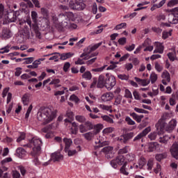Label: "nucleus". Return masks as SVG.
Here are the masks:
<instances>
[{"instance_id": "nucleus-44", "label": "nucleus", "mask_w": 178, "mask_h": 178, "mask_svg": "<svg viewBox=\"0 0 178 178\" xmlns=\"http://www.w3.org/2000/svg\"><path fill=\"white\" fill-rule=\"evenodd\" d=\"M87 57H84L83 58H79L76 61H75V65H85L86 62L84 60H87Z\"/></svg>"}, {"instance_id": "nucleus-30", "label": "nucleus", "mask_w": 178, "mask_h": 178, "mask_svg": "<svg viewBox=\"0 0 178 178\" xmlns=\"http://www.w3.org/2000/svg\"><path fill=\"white\" fill-rule=\"evenodd\" d=\"M149 79V81H151L152 84H154L156 82V80H158V74H156V73L155 72H152Z\"/></svg>"}, {"instance_id": "nucleus-16", "label": "nucleus", "mask_w": 178, "mask_h": 178, "mask_svg": "<svg viewBox=\"0 0 178 178\" xmlns=\"http://www.w3.org/2000/svg\"><path fill=\"white\" fill-rule=\"evenodd\" d=\"M101 45H102V42H100L95 44L89 45L87 48V53L91 54V52H94V51H96V49H98V48H99Z\"/></svg>"}, {"instance_id": "nucleus-26", "label": "nucleus", "mask_w": 178, "mask_h": 178, "mask_svg": "<svg viewBox=\"0 0 178 178\" xmlns=\"http://www.w3.org/2000/svg\"><path fill=\"white\" fill-rule=\"evenodd\" d=\"M2 38H4V40H6L8 38H10L12 37V33L9 29H3L2 31Z\"/></svg>"}, {"instance_id": "nucleus-60", "label": "nucleus", "mask_w": 178, "mask_h": 178, "mask_svg": "<svg viewBox=\"0 0 178 178\" xmlns=\"http://www.w3.org/2000/svg\"><path fill=\"white\" fill-rule=\"evenodd\" d=\"M118 79H120V80H125L126 81H127V80H129V75H126L124 74H118Z\"/></svg>"}, {"instance_id": "nucleus-10", "label": "nucleus", "mask_w": 178, "mask_h": 178, "mask_svg": "<svg viewBox=\"0 0 178 178\" xmlns=\"http://www.w3.org/2000/svg\"><path fill=\"white\" fill-rule=\"evenodd\" d=\"M170 154L172 158L178 159V142H175L170 148Z\"/></svg>"}, {"instance_id": "nucleus-62", "label": "nucleus", "mask_w": 178, "mask_h": 178, "mask_svg": "<svg viewBox=\"0 0 178 178\" xmlns=\"http://www.w3.org/2000/svg\"><path fill=\"white\" fill-rule=\"evenodd\" d=\"M124 92H125V95H124L125 98H133L131 92H130L129 89H125Z\"/></svg>"}, {"instance_id": "nucleus-29", "label": "nucleus", "mask_w": 178, "mask_h": 178, "mask_svg": "<svg viewBox=\"0 0 178 178\" xmlns=\"http://www.w3.org/2000/svg\"><path fill=\"white\" fill-rule=\"evenodd\" d=\"M99 108L100 109H102V111H107V112H110V113H112V106H106L105 104H100L99 106Z\"/></svg>"}, {"instance_id": "nucleus-38", "label": "nucleus", "mask_w": 178, "mask_h": 178, "mask_svg": "<svg viewBox=\"0 0 178 178\" xmlns=\"http://www.w3.org/2000/svg\"><path fill=\"white\" fill-rule=\"evenodd\" d=\"M82 77L83 79H85V80H91L92 75L90 72L86 71L83 74Z\"/></svg>"}, {"instance_id": "nucleus-21", "label": "nucleus", "mask_w": 178, "mask_h": 178, "mask_svg": "<svg viewBox=\"0 0 178 178\" xmlns=\"http://www.w3.org/2000/svg\"><path fill=\"white\" fill-rule=\"evenodd\" d=\"M72 6V9H75L76 10H83L84 8H86V5L84 3L81 1H77L76 3L75 4V6Z\"/></svg>"}, {"instance_id": "nucleus-4", "label": "nucleus", "mask_w": 178, "mask_h": 178, "mask_svg": "<svg viewBox=\"0 0 178 178\" xmlns=\"http://www.w3.org/2000/svg\"><path fill=\"white\" fill-rule=\"evenodd\" d=\"M170 13L168 15V22L171 24H178V8H175L170 10Z\"/></svg>"}, {"instance_id": "nucleus-58", "label": "nucleus", "mask_w": 178, "mask_h": 178, "mask_svg": "<svg viewBox=\"0 0 178 178\" xmlns=\"http://www.w3.org/2000/svg\"><path fill=\"white\" fill-rule=\"evenodd\" d=\"M31 111H33V105H30L29 107L27 109V111L25 114V118L26 119H29V116H30V113H31Z\"/></svg>"}, {"instance_id": "nucleus-61", "label": "nucleus", "mask_w": 178, "mask_h": 178, "mask_svg": "<svg viewBox=\"0 0 178 178\" xmlns=\"http://www.w3.org/2000/svg\"><path fill=\"white\" fill-rule=\"evenodd\" d=\"M66 116L68 119H70L71 120H73L74 118V114L71 111H67L66 113Z\"/></svg>"}, {"instance_id": "nucleus-20", "label": "nucleus", "mask_w": 178, "mask_h": 178, "mask_svg": "<svg viewBox=\"0 0 178 178\" xmlns=\"http://www.w3.org/2000/svg\"><path fill=\"white\" fill-rule=\"evenodd\" d=\"M17 16H19V12H13L8 15V22H10V23H13L14 22H16V19H17Z\"/></svg>"}, {"instance_id": "nucleus-52", "label": "nucleus", "mask_w": 178, "mask_h": 178, "mask_svg": "<svg viewBox=\"0 0 178 178\" xmlns=\"http://www.w3.org/2000/svg\"><path fill=\"white\" fill-rule=\"evenodd\" d=\"M168 56L170 60H171L172 62H174V60H176V59H177L176 53H175V52L168 53Z\"/></svg>"}, {"instance_id": "nucleus-63", "label": "nucleus", "mask_w": 178, "mask_h": 178, "mask_svg": "<svg viewBox=\"0 0 178 178\" xmlns=\"http://www.w3.org/2000/svg\"><path fill=\"white\" fill-rule=\"evenodd\" d=\"M152 168H154V161L150 159L147 162V170H152Z\"/></svg>"}, {"instance_id": "nucleus-48", "label": "nucleus", "mask_w": 178, "mask_h": 178, "mask_svg": "<svg viewBox=\"0 0 178 178\" xmlns=\"http://www.w3.org/2000/svg\"><path fill=\"white\" fill-rule=\"evenodd\" d=\"M170 35H172V31H163L162 33V38L163 40H166V38L170 37Z\"/></svg>"}, {"instance_id": "nucleus-37", "label": "nucleus", "mask_w": 178, "mask_h": 178, "mask_svg": "<svg viewBox=\"0 0 178 178\" xmlns=\"http://www.w3.org/2000/svg\"><path fill=\"white\" fill-rule=\"evenodd\" d=\"M75 120H76V122H79V123H84L85 122H86L87 120L83 115H76Z\"/></svg>"}, {"instance_id": "nucleus-64", "label": "nucleus", "mask_w": 178, "mask_h": 178, "mask_svg": "<svg viewBox=\"0 0 178 178\" xmlns=\"http://www.w3.org/2000/svg\"><path fill=\"white\" fill-rule=\"evenodd\" d=\"M106 67V65H104V66L100 67H97V68H95V69L92 70V72H104V70H105Z\"/></svg>"}, {"instance_id": "nucleus-13", "label": "nucleus", "mask_w": 178, "mask_h": 178, "mask_svg": "<svg viewBox=\"0 0 178 178\" xmlns=\"http://www.w3.org/2000/svg\"><path fill=\"white\" fill-rule=\"evenodd\" d=\"M176 126H177V121L176 120V119H172L165 127V130L168 133H172V131H173V130H175V129L176 128Z\"/></svg>"}, {"instance_id": "nucleus-59", "label": "nucleus", "mask_w": 178, "mask_h": 178, "mask_svg": "<svg viewBox=\"0 0 178 178\" xmlns=\"http://www.w3.org/2000/svg\"><path fill=\"white\" fill-rule=\"evenodd\" d=\"M149 131H151V127H148L145 128L140 134L143 137H145V136H147Z\"/></svg>"}, {"instance_id": "nucleus-55", "label": "nucleus", "mask_w": 178, "mask_h": 178, "mask_svg": "<svg viewBox=\"0 0 178 178\" xmlns=\"http://www.w3.org/2000/svg\"><path fill=\"white\" fill-rule=\"evenodd\" d=\"M10 46L7 45L1 49L0 54H8L10 51Z\"/></svg>"}, {"instance_id": "nucleus-6", "label": "nucleus", "mask_w": 178, "mask_h": 178, "mask_svg": "<svg viewBox=\"0 0 178 178\" xmlns=\"http://www.w3.org/2000/svg\"><path fill=\"white\" fill-rule=\"evenodd\" d=\"M79 131L81 134L87 133L89 130H92L94 129V125L92 122L86 121L84 124H81L79 126Z\"/></svg>"}, {"instance_id": "nucleus-54", "label": "nucleus", "mask_w": 178, "mask_h": 178, "mask_svg": "<svg viewBox=\"0 0 178 178\" xmlns=\"http://www.w3.org/2000/svg\"><path fill=\"white\" fill-rule=\"evenodd\" d=\"M166 2V0H162L159 2L158 4H154L155 9H159V8H162L163 6L165 5V3Z\"/></svg>"}, {"instance_id": "nucleus-57", "label": "nucleus", "mask_w": 178, "mask_h": 178, "mask_svg": "<svg viewBox=\"0 0 178 178\" xmlns=\"http://www.w3.org/2000/svg\"><path fill=\"white\" fill-rule=\"evenodd\" d=\"M156 136H158V134L156 132H152L148 135V138L151 141H153L154 140L156 139Z\"/></svg>"}, {"instance_id": "nucleus-24", "label": "nucleus", "mask_w": 178, "mask_h": 178, "mask_svg": "<svg viewBox=\"0 0 178 178\" xmlns=\"http://www.w3.org/2000/svg\"><path fill=\"white\" fill-rule=\"evenodd\" d=\"M170 140V136H168V135H165L163 136H160L159 138V141L161 143V144H165V145H166V144H168V142Z\"/></svg>"}, {"instance_id": "nucleus-45", "label": "nucleus", "mask_w": 178, "mask_h": 178, "mask_svg": "<svg viewBox=\"0 0 178 178\" xmlns=\"http://www.w3.org/2000/svg\"><path fill=\"white\" fill-rule=\"evenodd\" d=\"M34 157L32 162L35 166H40L41 165V162H40V160L38 159V156H32Z\"/></svg>"}, {"instance_id": "nucleus-49", "label": "nucleus", "mask_w": 178, "mask_h": 178, "mask_svg": "<svg viewBox=\"0 0 178 178\" xmlns=\"http://www.w3.org/2000/svg\"><path fill=\"white\" fill-rule=\"evenodd\" d=\"M26 138V134L24 132H21L19 134V136L17 138V143H21V141H23Z\"/></svg>"}, {"instance_id": "nucleus-3", "label": "nucleus", "mask_w": 178, "mask_h": 178, "mask_svg": "<svg viewBox=\"0 0 178 178\" xmlns=\"http://www.w3.org/2000/svg\"><path fill=\"white\" fill-rule=\"evenodd\" d=\"M41 145H42V140L41 138L35 136L29 140V143L24 145V147L28 148H33L31 155L32 156H38L41 154Z\"/></svg>"}, {"instance_id": "nucleus-32", "label": "nucleus", "mask_w": 178, "mask_h": 178, "mask_svg": "<svg viewBox=\"0 0 178 178\" xmlns=\"http://www.w3.org/2000/svg\"><path fill=\"white\" fill-rule=\"evenodd\" d=\"M166 156H168L166 153H162L156 154L155 158L158 161V162H161V161H162V159H165Z\"/></svg>"}, {"instance_id": "nucleus-14", "label": "nucleus", "mask_w": 178, "mask_h": 178, "mask_svg": "<svg viewBox=\"0 0 178 178\" xmlns=\"http://www.w3.org/2000/svg\"><path fill=\"white\" fill-rule=\"evenodd\" d=\"M155 49L154 50V54H163V51L165 47H163V44L159 42H154Z\"/></svg>"}, {"instance_id": "nucleus-53", "label": "nucleus", "mask_w": 178, "mask_h": 178, "mask_svg": "<svg viewBox=\"0 0 178 178\" xmlns=\"http://www.w3.org/2000/svg\"><path fill=\"white\" fill-rule=\"evenodd\" d=\"M152 42V40H151V39L147 38L141 45L144 48L148 47L149 45H151Z\"/></svg>"}, {"instance_id": "nucleus-11", "label": "nucleus", "mask_w": 178, "mask_h": 178, "mask_svg": "<svg viewBox=\"0 0 178 178\" xmlns=\"http://www.w3.org/2000/svg\"><path fill=\"white\" fill-rule=\"evenodd\" d=\"M162 83L163 86H168V83H170V74L169 72L164 70L161 74Z\"/></svg>"}, {"instance_id": "nucleus-22", "label": "nucleus", "mask_w": 178, "mask_h": 178, "mask_svg": "<svg viewBox=\"0 0 178 178\" xmlns=\"http://www.w3.org/2000/svg\"><path fill=\"white\" fill-rule=\"evenodd\" d=\"M63 143H65V151L69 149L72 147V144H73V141L67 138H63Z\"/></svg>"}, {"instance_id": "nucleus-31", "label": "nucleus", "mask_w": 178, "mask_h": 178, "mask_svg": "<svg viewBox=\"0 0 178 178\" xmlns=\"http://www.w3.org/2000/svg\"><path fill=\"white\" fill-rule=\"evenodd\" d=\"M22 101L24 105H29V103L30 102V96L27 94L24 95Z\"/></svg>"}, {"instance_id": "nucleus-36", "label": "nucleus", "mask_w": 178, "mask_h": 178, "mask_svg": "<svg viewBox=\"0 0 178 178\" xmlns=\"http://www.w3.org/2000/svg\"><path fill=\"white\" fill-rule=\"evenodd\" d=\"M126 159L129 162H133V161H136V154L133 153L128 154L126 155Z\"/></svg>"}, {"instance_id": "nucleus-18", "label": "nucleus", "mask_w": 178, "mask_h": 178, "mask_svg": "<svg viewBox=\"0 0 178 178\" xmlns=\"http://www.w3.org/2000/svg\"><path fill=\"white\" fill-rule=\"evenodd\" d=\"M68 156H73L77 154V152H80L81 151V147L77 146L76 149H67L65 150Z\"/></svg>"}, {"instance_id": "nucleus-28", "label": "nucleus", "mask_w": 178, "mask_h": 178, "mask_svg": "<svg viewBox=\"0 0 178 178\" xmlns=\"http://www.w3.org/2000/svg\"><path fill=\"white\" fill-rule=\"evenodd\" d=\"M178 99V95L177 93H173L172 95L171 98L170 99V105H171V106H173L175 105H176V101H177Z\"/></svg>"}, {"instance_id": "nucleus-42", "label": "nucleus", "mask_w": 178, "mask_h": 178, "mask_svg": "<svg viewBox=\"0 0 178 178\" xmlns=\"http://www.w3.org/2000/svg\"><path fill=\"white\" fill-rule=\"evenodd\" d=\"M115 131L113 127H107L102 131L103 134H109Z\"/></svg>"}, {"instance_id": "nucleus-40", "label": "nucleus", "mask_w": 178, "mask_h": 178, "mask_svg": "<svg viewBox=\"0 0 178 178\" xmlns=\"http://www.w3.org/2000/svg\"><path fill=\"white\" fill-rule=\"evenodd\" d=\"M103 120H104L105 122H107V123H110V124H113V123H115V122L113 121V119H112L111 117L108 116V115H104L102 116Z\"/></svg>"}, {"instance_id": "nucleus-35", "label": "nucleus", "mask_w": 178, "mask_h": 178, "mask_svg": "<svg viewBox=\"0 0 178 178\" xmlns=\"http://www.w3.org/2000/svg\"><path fill=\"white\" fill-rule=\"evenodd\" d=\"M130 151V147L129 146H125L124 148L120 149L118 150V154L120 155H123V154H127Z\"/></svg>"}, {"instance_id": "nucleus-5", "label": "nucleus", "mask_w": 178, "mask_h": 178, "mask_svg": "<svg viewBox=\"0 0 178 178\" xmlns=\"http://www.w3.org/2000/svg\"><path fill=\"white\" fill-rule=\"evenodd\" d=\"M110 165L113 168V169H118V165L120 166H124L126 165V161H124V156H118L116 159L111 161Z\"/></svg>"}, {"instance_id": "nucleus-1", "label": "nucleus", "mask_w": 178, "mask_h": 178, "mask_svg": "<svg viewBox=\"0 0 178 178\" xmlns=\"http://www.w3.org/2000/svg\"><path fill=\"white\" fill-rule=\"evenodd\" d=\"M37 118L40 122H42L43 124H48L56 118V113L51 108L42 107L37 113Z\"/></svg>"}, {"instance_id": "nucleus-56", "label": "nucleus", "mask_w": 178, "mask_h": 178, "mask_svg": "<svg viewBox=\"0 0 178 178\" xmlns=\"http://www.w3.org/2000/svg\"><path fill=\"white\" fill-rule=\"evenodd\" d=\"M70 101H72L73 102H75L76 104H78V102H80V99L75 95H72L70 97Z\"/></svg>"}, {"instance_id": "nucleus-9", "label": "nucleus", "mask_w": 178, "mask_h": 178, "mask_svg": "<svg viewBox=\"0 0 178 178\" xmlns=\"http://www.w3.org/2000/svg\"><path fill=\"white\" fill-rule=\"evenodd\" d=\"M98 133H99V129H98L97 131H92L86 132V133L82 134V136H83L85 140H86L87 141H91L92 140L94 139V137H95V136H97V134H98Z\"/></svg>"}, {"instance_id": "nucleus-15", "label": "nucleus", "mask_w": 178, "mask_h": 178, "mask_svg": "<svg viewBox=\"0 0 178 178\" xmlns=\"http://www.w3.org/2000/svg\"><path fill=\"white\" fill-rule=\"evenodd\" d=\"M115 95H113V93H112V92H108L102 95L101 99L104 102H108V101H112Z\"/></svg>"}, {"instance_id": "nucleus-25", "label": "nucleus", "mask_w": 178, "mask_h": 178, "mask_svg": "<svg viewBox=\"0 0 178 178\" xmlns=\"http://www.w3.org/2000/svg\"><path fill=\"white\" fill-rule=\"evenodd\" d=\"M42 131L43 133H47L45 135L46 138H52L55 136V134L53 131H49L48 132V127H44L42 129Z\"/></svg>"}, {"instance_id": "nucleus-23", "label": "nucleus", "mask_w": 178, "mask_h": 178, "mask_svg": "<svg viewBox=\"0 0 178 178\" xmlns=\"http://www.w3.org/2000/svg\"><path fill=\"white\" fill-rule=\"evenodd\" d=\"M72 56H74V53H64L61 54L60 59L61 60H66V59H70V58H72Z\"/></svg>"}, {"instance_id": "nucleus-8", "label": "nucleus", "mask_w": 178, "mask_h": 178, "mask_svg": "<svg viewBox=\"0 0 178 178\" xmlns=\"http://www.w3.org/2000/svg\"><path fill=\"white\" fill-rule=\"evenodd\" d=\"M149 152H154V151H161V145L156 142L150 143L147 146Z\"/></svg>"}, {"instance_id": "nucleus-19", "label": "nucleus", "mask_w": 178, "mask_h": 178, "mask_svg": "<svg viewBox=\"0 0 178 178\" xmlns=\"http://www.w3.org/2000/svg\"><path fill=\"white\" fill-rule=\"evenodd\" d=\"M70 131L71 134L74 135L79 133V124L76 122L71 123V128L70 129Z\"/></svg>"}, {"instance_id": "nucleus-33", "label": "nucleus", "mask_w": 178, "mask_h": 178, "mask_svg": "<svg viewBox=\"0 0 178 178\" xmlns=\"http://www.w3.org/2000/svg\"><path fill=\"white\" fill-rule=\"evenodd\" d=\"M126 27H127V24L126 22H122L121 24L116 25L114 27V30L115 31L122 30V29H126Z\"/></svg>"}, {"instance_id": "nucleus-2", "label": "nucleus", "mask_w": 178, "mask_h": 178, "mask_svg": "<svg viewBox=\"0 0 178 178\" xmlns=\"http://www.w3.org/2000/svg\"><path fill=\"white\" fill-rule=\"evenodd\" d=\"M115 86H116V78H115V76L107 73L106 76H104V75L99 76L97 81L98 88H104L105 87L108 91H111Z\"/></svg>"}, {"instance_id": "nucleus-50", "label": "nucleus", "mask_w": 178, "mask_h": 178, "mask_svg": "<svg viewBox=\"0 0 178 178\" xmlns=\"http://www.w3.org/2000/svg\"><path fill=\"white\" fill-rule=\"evenodd\" d=\"M177 3H178V0H170L168 3L167 6H168V8H173V6H176Z\"/></svg>"}, {"instance_id": "nucleus-34", "label": "nucleus", "mask_w": 178, "mask_h": 178, "mask_svg": "<svg viewBox=\"0 0 178 178\" xmlns=\"http://www.w3.org/2000/svg\"><path fill=\"white\" fill-rule=\"evenodd\" d=\"M113 151V147L111 146H106L102 149V152L106 154V155L109 154H112Z\"/></svg>"}, {"instance_id": "nucleus-43", "label": "nucleus", "mask_w": 178, "mask_h": 178, "mask_svg": "<svg viewBox=\"0 0 178 178\" xmlns=\"http://www.w3.org/2000/svg\"><path fill=\"white\" fill-rule=\"evenodd\" d=\"M125 122H127V124L129 126H134V124H136V122L129 116L125 118Z\"/></svg>"}, {"instance_id": "nucleus-47", "label": "nucleus", "mask_w": 178, "mask_h": 178, "mask_svg": "<svg viewBox=\"0 0 178 178\" xmlns=\"http://www.w3.org/2000/svg\"><path fill=\"white\" fill-rule=\"evenodd\" d=\"M45 60V58H39L35 60L33 64L34 66V69H37L38 67V65H41V61Z\"/></svg>"}, {"instance_id": "nucleus-46", "label": "nucleus", "mask_w": 178, "mask_h": 178, "mask_svg": "<svg viewBox=\"0 0 178 178\" xmlns=\"http://www.w3.org/2000/svg\"><path fill=\"white\" fill-rule=\"evenodd\" d=\"M31 19L34 23H37V19H38V14H37V12H31Z\"/></svg>"}, {"instance_id": "nucleus-27", "label": "nucleus", "mask_w": 178, "mask_h": 178, "mask_svg": "<svg viewBox=\"0 0 178 178\" xmlns=\"http://www.w3.org/2000/svg\"><path fill=\"white\" fill-rule=\"evenodd\" d=\"M16 152L19 158H24L26 156V150L22 147L17 148Z\"/></svg>"}, {"instance_id": "nucleus-7", "label": "nucleus", "mask_w": 178, "mask_h": 178, "mask_svg": "<svg viewBox=\"0 0 178 178\" xmlns=\"http://www.w3.org/2000/svg\"><path fill=\"white\" fill-rule=\"evenodd\" d=\"M134 137V133L129 132L117 138V140L118 141H120V143H123V144H127V141H129V140H131V138Z\"/></svg>"}, {"instance_id": "nucleus-41", "label": "nucleus", "mask_w": 178, "mask_h": 178, "mask_svg": "<svg viewBox=\"0 0 178 178\" xmlns=\"http://www.w3.org/2000/svg\"><path fill=\"white\" fill-rule=\"evenodd\" d=\"M60 83V80L59 79H54L49 83V86H56V87H60V85H58Z\"/></svg>"}, {"instance_id": "nucleus-12", "label": "nucleus", "mask_w": 178, "mask_h": 178, "mask_svg": "<svg viewBox=\"0 0 178 178\" xmlns=\"http://www.w3.org/2000/svg\"><path fill=\"white\" fill-rule=\"evenodd\" d=\"M50 161L53 162H60V161H63V155L59 152H55L51 154Z\"/></svg>"}, {"instance_id": "nucleus-17", "label": "nucleus", "mask_w": 178, "mask_h": 178, "mask_svg": "<svg viewBox=\"0 0 178 178\" xmlns=\"http://www.w3.org/2000/svg\"><path fill=\"white\" fill-rule=\"evenodd\" d=\"M134 79L140 86H142V87H147V86L151 83L149 79H141L138 77H135Z\"/></svg>"}, {"instance_id": "nucleus-39", "label": "nucleus", "mask_w": 178, "mask_h": 178, "mask_svg": "<svg viewBox=\"0 0 178 178\" xmlns=\"http://www.w3.org/2000/svg\"><path fill=\"white\" fill-rule=\"evenodd\" d=\"M138 163L139 164V169H143V168L145 166V159H144V157H140L138 161Z\"/></svg>"}, {"instance_id": "nucleus-51", "label": "nucleus", "mask_w": 178, "mask_h": 178, "mask_svg": "<svg viewBox=\"0 0 178 178\" xmlns=\"http://www.w3.org/2000/svg\"><path fill=\"white\" fill-rule=\"evenodd\" d=\"M155 69L156 72L159 73H161L163 70V66L162 65L159 64V63H155Z\"/></svg>"}]
</instances>
